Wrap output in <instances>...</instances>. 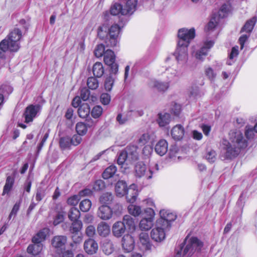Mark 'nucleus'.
<instances>
[{
    "label": "nucleus",
    "instance_id": "13d9d810",
    "mask_svg": "<svg viewBox=\"0 0 257 257\" xmlns=\"http://www.w3.org/2000/svg\"><path fill=\"white\" fill-rule=\"evenodd\" d=\"M150 136L149 133L143 134L139 139L138 143L141 146L146 145L149 141Z\"/></svg>",
    "mask_w": 257,
    "mask_h": 257
},
{
    "label": "nucleus",
    "instance_id": "09e8293b",
    "mask_svg": "<svg viewBox=\"0 0 257 257\" xmlns=\"http://www.w3.org/2000/svg\"><path fill=\"white\" fill-rule=\"evenodd\" d=\"M87 84L89 89L94 90L98 87L99 83L96 78L90 77L87 79Z\"/></svg>",
    "mask_w": 257,
    "mask_h": 257
},
{
    "label": "nucleus",
    "instance_id": "e433bc0d",
    "mask_svg": "<svg viewBox=\"0 0 257 257\" xmlns=\"http://www.w3.org/2000/svg\"><path fill=\"white\" fill-rule=\"evenodd\" d=\"M113 199L112 194L110 193H105L103 194L99 198L100 202L102 205H108L110 204Z\"/></svg>",
    "mask_w": 257,
    "mask_h": 257
},
{
    "label": "nucleus",
    "instance_id": "7ed1b4c3",
    "mask_svg": "<svg viewBox=\"0 0 257 257\" xmlns=\"http://www.w3.org/2000/svg\"><path fill=\"white\" fill-rule=\"evenodd\" d=\"M22 37L21 31L15 28L8 37L0 43V50L3 52L8 50L12 52L17 51L19 48V40Z\"/></svg>",
    "mask_w": 257,
    "mask_h": 257
},
{
    "label": "nucleus",
    "instance_id": "1a4fd4ad",
    "mask_svg": "<svg viewBox=\"0 0 257 257\" xmlns=\"http://www.w3.org/2000/svg\"><path fill=\"white\" fill-rule=\"evenodd\" d=\"M160 217L156 221H161V224L164 226L169 228L171 226V222L174 221L176 218V215L169 210L163 209L160 211Z\"/></svg>",
    "mask_w": 257,
    "mask_h": 257
},
{
    "label": "nucleus",
    "instance_id": "f8f14e48",
    "mask_svg": "<svg viewBox=\"0 0 257 257\" xmlns=\"http://www.w3.org/2000/svg\"><path fill=\"white\" fill-rule=\"evenodd\" d=\"M67 241V238L66 236H55L52 240V245L56 249L57 251L62 252L65 249Z\"/></svg>",
    "mask_w": 257,
    "mask_h": 257
},
{
    "label": "nucleus",
    "instance_id": "39448f33",
    "mask_svg": "<svg viewBox=\"0 0 257 257\" xmlns=\"http://www.w3.org/2000/svg\"><path fill=\"white\" fill-rule=\"evenodd\" d=\"M195 30L194 28L180 29L178 32V37L179 39L178 43L180 46H189L191 41L195 38Z\"/></svg>",
    "mask_w": 257,
    "mask_h": 257
},
{
    "label": "nucleus",
    "instance_id": "c756f323",
    "mask_svg": "<svg viewBox=\"0 0 257 257\" xmlns=\"http://www.w3.org/2000/svg\"><path fill=\"white\" fill-rule=\"evenodd\" d=\"M124 12V8L122 4L115 3L112 5L110 9V13L113 16L116 15H127Z\"/></svg>",
    "mask_w": 257,
    "mask_h": 257
},
{
    "label": "nucleus",
    "instance_id": "6e6552de",
    "mask_svg": "<svg viewBox=\"0 0 257 257\" xmlns=\"http://www.w3.org/2000/svg\"><path fill=\"white\" fill-rule=\"evenodd\" d=\"M40 110L41 106L40 105H30L27 106L23 114L25 122L29 123L32 122Z\"/></svg>",
    "mask_w": 257,
    "mask_h": 257
},
{
    "label": "nucleus",
    "instance_id": "b1692460",
    "mask_svg": "<svg viewBox=\"0 0 257 257\" xmlns=\"http://www.w3.org/2000/svg\"><path fill=\"white\" fill-rule=\"evenodd\" d=\"M127 189L126 183L123 181H118L115 184V191L116 195L118 197H122L125 195Z\"/></svg>",
    "mask_w": 257,
    "mask_h": 257
},
{
    "label": "nucleus",
    "instance_id": "774afa93",
    "mask_svg": "<svg viewBox=\"0 0 257 257\" xmlns=\"http://www.w3.org/2000/svg\"><path fill=\"white\" fill-rule=\"evenodd\" d=\"M96 229L93 225H90L88 226L85 229L86 234L90 237H92L95 234Z\"/></svg>",
    "mask_w": 257,
    "mask_h": 257
},
{
    "label": "nucleus",
    "instance_id": "f03ea898",
    "mask_svg": "<svg viewBox=\"0 0 257 257\" xmlns=\"http://www.w3.org/2000/svg\"><path fill=\"white\" fill-rule=\"evenodd\" d=\"M120 32V28L117 24L109 27L107 24H103L98 27L97 35L101 39H106L108 46L114 47L118 42Z\"/></svg>",
    "mask_w": 257,
    "mask_h": 257
},
{
    "label": "nucleus",
    "instance_id": "bb28decb",
    "mask_svg": "<svg viewBox=\"0 0 257 257\" xmlns=\"http://www.w3.org/2000/svg\"><path fill=\"white\" fill-rule=\"evenodd\" d=\"M101 248L103 252L107 255L111 254L114 250L113 244L108 239H105L102 241Z\"/></svg>",
    "mask_w": 257,
    "mask_h": 257
},
{
    "label": "nucleus",
    "instance_id": "5701e85b",
    "mask_svg": "<svg viewBox=\"0 0 257 257\" xmlns=\"http://www.w3.org/2000/svg\"><path fill=\"white\" fill-rule=\"evenodd\" d=\"M140 243L142 245L141 247L143 250H149L151 249V244L150 243V238L148 233L142 232L140 234Z\"/></svg>",
    "mask_w": 257,
    "mask_h": 257
},
{
    "label": "nucleus",
    "instance_id": "69168bd1",
    "mask_svg": "<svg viewBox=\"0 0 257 257\" xmlns=\"http://www.w3.org/2000/svg\"><path fill=\"white\" fill-rule=\"evenodd\" d=\"M64 215L65 214L64 212H59L54 218L53 224L54 225H57L62 222L64 220Z\"/></svg>",
    "mask_w": 257,
    "mask_h": 257
},
{
    "label": "nucleus",
    "instance_id": "603ef678",
    "mask_svg": "<svg viewBox=\"0 0 257 257\" xmlns=\"http://www.w3.org/2000/svg\"><path fill=\"white\" fill-rule=\"evenodd\" d=\"M204 48H201L200 50L197 51L194 54V57L197 60L203 61L204 58L207 55V53L205 51Z\"/></svg>",
    "mask_w": 257,
    "mask_h": 257
},
{
    "label": "nucleus",
    "instance_id": "cd10ccee",
    "mask_svg": "<svg viewBox=\"0 0 257 257\" xmlns=\"http://www.w3.org/2000/svg\"><path fill=\"white\" fill-rule=\"evenodd\" d=\"M137 149L136 146L130 145L126 148L124 151L128 156V159H131L133 162L136 161L138 158Z\"/></svg>",
    "mask_w": 257,
    "mask_h": 257
},
{
    "label": "nucleus",
    "instance_id": "6e6d98bb",
    "mask_svg": "<svg viewBox=\"0 0 257 257\" xmlns=\"http://www.w3.org/2000/svg\"><path fill=\"white\" fill-rule=\"evenodd\" d=\"M102 112V108L99 105H97L93 108L91 111V114L94 118H96L101 115Z\"/></svg>",
    "mask_w": 257,
    "mask_h": 257
},
{
    "label": "nucleus",
    "instance_id": "680f3d73",
    "mask_svg": "<svg viewBox=\"0 0 257 257\" xmlns=\"http://www.w3.org/2000/svg\"><path fill=\"white\" fill-rule=\"evenodd\" d=\"M81 136H79L78 134L74 135L72 136L70 139V142L71 145L76 146L80 144L82 141Z\"/></svg>",
    "mask_w": 257,
    "mask_h": 257
},
{
    "label": "nucleus",
    "instance_id": "ddd939ff",
    "mask_svg": "<svg viewBox=\"0 0 257 257\" xmlns=\"http://www.w3.org/2000/svg\"><path fill=\"white\" fill-rule=\"evenodd\" d=\"M112 209L108 205L100 206L97 211V216L103 220L110 219L112 216Z\"/></svg>",
    "mask_w": 257,
    "mask_h": 257
},
{
    "label": "nucleus",
    "instance_id": "7c9ffc66",
    "mask_svg": "<svg viewBox=\"0 0 257 257\" xmlns=\"http://www.w3.org/2000/svg\"><path fill=\"white\" fill-rule=\"evenodd\" d=\"M43 248V244L42 243H33L28 246L27 248V252L33 255L39 254L42 251Z\"/></svg>",
    "mask_w": 257,
    "mask_h": 257
},
{
    "label": "nucleus",
    "instance_id": "de8ad7c7",
    "mask_svg": "<svg viewBox=\"0 0 257 257\" xmlns=\"http://www.w3.org/2000/svg\"><path fill=\"white\" fill-rule=\"evenodd\" d=\"M166 73L168 76V78L170 80L174 79L175 77H179V72L177 69H174L171 67H168L166 69Z\"/></svg>",
    "mask_w": 257,
    "mask_h": 257
},
{
    "label": "nucleus",
    "instance_id": "4468645a",
    "mask_svg": "<svg viewBox=\"0 0 257 257\" xmlns=\"http://www.w3.org/2000/svg\"><path fill=\"white\" fill-rule=\"evenodd\" d=\"M85 251L88 254H93L98 250L97 243L92 238H89L86 240L83 244Z\"/></svg>",
    "mask_w": 257,
    "mask_h": 257
},
{
    "label": "nucleus",
    "instance_id": "338daca9",
    "mask_svg": "<svg viewBox=\"0 0 257 257\" xmlns=\"http://www.w3.org/2000/svg\"><path fill=\"white\" fill-rule=\"evenodd\" d=\"M104 187V183L101 180H97L95 182L93 186V190L94 191H99Z\"/></svg>",
    "mask_w": 257,
    "mask_h": 257
},
{
    "label": "nucleus",
    "instance_id": "3c124183",
    "mask_svg": "<svg viewBox=\"0 0 257 257\" xmlns=\"http://www.w3.org/2000/svg\"><path fill=\"white\" fill-rule=\"evenodd\" d=\"M216 153L213 150L208 151L205 156L206 160L210 163H213L216 159Z\"/></svg>",
    "mask_w": 257,
    "mask_h": 257
},
{
    "label": "nucleus",
    "instance_id": "c03bdc74",
    "mask_svg": "<svg viewBox=\"0 0 257 257\" xmlns=\"http://www.w3.org/2000/svg\"><path fill=\"white\" fill-rule=\"evenodd\" d=\"M73 222L70 228V231L71 233L78 232L82 227V223L79 220L72 221Z\"/></svg>",
    "mask_w": 257,
    "mask_h": 257
},
{
    "label": "nucleus",
    "instance_id": "20e7f679",
    "mask_svg": "<svg viewBox=\"0 0 257 257\" xmlns=\"http://www.w3.org/2000/svg\"><path fill=\"white\" fill-rule=\"evenodd\" d=\"M184 247L177 251V256H191L195 251H199L202 247V243L196 237L187 236L184 241Z\"/></svg>",
    "mask_w": 257,
    "mask_h": 257
},
{
    "label": "nucleus",
    "instance_id": "aec40b11",
    "mask_svg": "<svg viewBox=\"0 0 257 257\" xmlns=\"http://www.w3.org/2000/svg\"><path fill=\"white\" fill-rule=\"evenodd\" d=\"M97 232L101 237H106L110 233V227L107 223L100 222L97 226Z\"/></svg>",
    "mask_w": 257,
    "mask_h": 257
},
{
    "label": "nucleus",
    "instance_id": "412c9836",
    "mask_svg": "<svg viewBox=\"0 0 257 257\" xmlns=\"http://www.w3.org/2000/svg\"><path fill=\"white\" fill-rule=\"evenodd\" d=\"M112 233L116 237H119L125 232L126 227L121 221H117L112 226Z\"/></svg>",
    "mask_w": 257,
    "mask_h": 257
},
{
    "label": "nucleus",
    "instance_id": "864d4df0",
    "mask_svg": "<svg viewBox=\"0 0 257 257\" xmlns=\"http://www.w3.org/2000/svg\"><path fill=\"white\" fill-rule=\"evenodd\" d=\"M255 133H256L254 131V127L251 126H246L245 127V135L247 139H253L255 136Z\"/></svg>",
    "mask_w": 257,
    "mask_h": 257
},
{
    "label": "nucleus",
    "instance_id": "a878e982",
    "mask_svg": "<svg viewBox=\"0 0 257 257\" xmlns=\"http://www.w3.org/2000/svg\"><path fill=\"white\" fill-rule=\"evenodd\" d=\"M49 230L47 228H43L40 230L35 236L32 238L33 243H41L46 239L47 235L48 234Z\"/></svg>",
    "mask_w": 257,
    "mask_h": 257
},
{
    "label": "nucleus",
    "instance_id": "ea45409f",
    "mask_svg": "<svg viewBox=\"0 0 257 257\" xmlns=\"http://www.w3.org/2000/svg\"><path fill=\"white\" fill-rule=\"evenodd\" d=\"M128 211L130 214L136 217L142 213V209L140 206L131 204L128 206Z\"/></svg>",
    "mask_w": 257,
    "mask_h": 257
},
{
    "label": "nucleus",
    "instance_id": "5fc2aeb1",
    "mask_svg": "<svg viewBox=\"0 0 257 257\" xmlns=\"http://www.w3.org/2000/svg\"><path fill=\"white\" fill-rule=\"evenodd\" d=\"M105 52L104 46L103 44H99L95 49L94 54L96 57L98 58L104 55Z\"/></svg>",
    "mask_w": 257,
    "mask_h": 257
},
{
    "label": "nucleus",
    "instance_id": "2f4dec72",
    "mask_svg": "<svg viewBox=\"0 0 257 257\" xmlns=\"http://www.w3.org/2000/svg\"><path fill=\"white\" fill-rule=\"evenodd\" d=\"M103 60L104 63L107 65L113 64L115 60V56L114 52L109 49L106 50L104 53Z\"/></svg>",
    "mask_w": 257,
    "mask_h": 257
},
{
    "label": "nucleus",
    "instance_id": "f257e3e1",
    "mask_svg": "<svg viewBox=\"0 0 257 257\" xmlns=\"http://www.w3.org/2000/svg\"><path fill=\"white\" fill-rule=\"evenodd\" d=\"M229 142L224 139L222 142V155L224 159H231L238 154L241 149L247 146V142L239 130H232L229 133Z\"/></svg>",
    "mask_w": 257,
    "mask_h": 257
},
{
    "label": "nucleus",
    "instance_id": "58836bf2",
    "mask_svg": "<svg viewBox=\"0 0 257 257\" xmlns=\"http://www.w3.org/2000/svg\"><path fill=\"white\" fill-rule=\"evenodd\" d=\"M116 171V168L115 166L111 165L107 167L103 172L102 174V177L104 179H107L113 176Z\"/></svg>",
    "mask_w": 257,
    "mask_h": 257
},
{
    "label": "nucleus",
    "instance_id": "9d476101",
    "mask_svg": "<svg viewBox=\"0 0 257 257\" xmlns=\"http://www.w3.org/2000/svg\"><path fill=\"white\" fill-rule=\"evenodd\" d=\"M135 176L138 178L144 177L151 179L152 177V170H147L146 166L142 162L138 163L135 166Z\"/></svg>",
    "mask_w": 257,
    "mask_h": 257
},
{
    "label": "nucleus",
    "instance_id": "72a5a7b5",
    "mask_svg": "<svg viewBox=\"0 0 257 257\" xmlns=\"http://www.w3.org/2000/svg\"><path fill=\"white\" fill-rule=\"evenodd\" d=\"M90 108L87 103H83L80 105L78 109L79 117L84 118L87 117L90 113Z\"/></svg>",
    "mask_w": 257,
    "mask_h": 257
},
{
    "label": "nucleus",
    "instance_id": "9b49d317",
    "mask_svg": "<svg viewBox=\"0 0 257 257\" xmlns=\"http://www.w3.org/2000/svg\"><path fill=\"white\" fill-rule=\"evenodd\" d=\"M133 162L131 159H128V156L124 151L121 152L117 159V163L121 165V171L124 173H128L130 172V167L128 166V163Z\"/></svg>",
    "mask_w": 257,
    "mask_h": 257
},
{
    "label": "nucleus",
    "instance_id": "4c0bfd02",
    "mask_svg": "<svg viewBox=\"0 0 257 257\" xmlns=\"http://www.w3.org/2000/svg\"><path fill=\"white\" fill-rule=\"evenodd\" d=\"M75 129L77 133L79 136H84L87 132L88 128L87 125L85 123L79 122L77 123L75 126Z\"/></svg>",
    "mask_w": 257,
    "mask_h": 257
},
{
    "label": "nucleus",
    "instance_id": "a19ab883",
    "mask_svg": "<svg viewBox=\"0 0 257 257\" xmlns=\"http://www.w3.org/2000/svg\"><path fill=\"white\" fill-rule=\"evenodd\" d=\"M92 205L91 201L87 199L82 200L79 203V208L82 212L88 211Z\"/></svg>",
    "mask_w": 257,
    "mask_h": 257
},
{
    "label": "nucleus",
    "instance_id": "49530a36",
    "mask_svg": "<svg viewBox=\"0 0 257 257\" xmlns=\"http://www.w3.org/2000/svg\"><path fill=\"white\" fill-rule=\"evenodd\" d=\"M14 183V179L11 176H8L6 180L5 185L4 187L3 194L8 193L12 189Z\"/></svg>",
    "mask_w": 257,
    "mask_h": 257
},
{
    "label": "nucleus",
    "instance_id": "79ce46f5",
    "mask_svg": "<svg viewBox=\"0 0 257 257\" xmlns=\"http://www.w3.org/2000/svg\"><path fill=\"white\" fill-rule=\"evenodd\" d=\"M114 82V77L111 75L106 77L104 81V86L106 91H110Z\"/></svg>",
    "mask_w": 257,
    "mask_h": 257
},
{
    "label": "nucleus",
    "instance_id": "bf43d9fd",
    "mask_svg": "<svg viewBox=\"0 0 257 257\" xmlns=\"http://www.w3.org/2000/svg\"><path fill=\"white\" fill-rule=\"evenodd\" d=\"M205 74L208 79L211 80H213L216 75V74L214 72L213 70L210 67H207L205 69Z\"/></svg>",
    "mask_w": 257,
    "mask_h": 257
},
{
    "label": "nucleus",
    "instance_id": "393cba45",
    "mask_svg": "<svg viewBox=\"0 0 257 257\" xmlns=\"http://www.w3.org/2000/svg\"><path fill=\"white\" fill-rule=\"evenodd\" d=\"M121 222L130 232H133L135 230L136 226L135 221L131 216L128 215H124Z\"/></svg>",
    "mask_w": 257,
    "mask_h": 257
},
{
    "label": "nucleus",
    "instance_id": "e2e57ef3",
    "mask_svg": "<svg viewBox=\"0 0 257 257\" xmlns=\"http://www.w3.org/2000/svg\"><path fill=\"white\" fill-rule=\"evenodd\" d=\"M72 234L71 238L73 243L76 244H80L82 241V235L78 232Z\"/></svg>",
    "mask_w": 257,
    "mask_h": 257
},
{
    "label": "nucleus",
    "instance_id": "052dcab7",
    "mask_svg": "<svg viewBox=\"0 0 257 257\" xmlns=\"http://www.w3.org/2000/svg\"><path fill=\"white\" fill-rule=\"evenodd\" d=\"M80 199V196L79 194L74 195L68 199L67 203L69 205L75 206L78 204Z\"/></svg>",
    "mask_w": 257,
    "mask_h": 257
},
{
    "label": "nucleus",
    "instance_id": "423d86ee",
    "mask_svg": "<svg viewBox=\"0 0 257 257\" xmlns=\"http://www.w3.org/2000/svg\"><path fill=\"white\" fill-rule=\"evenodd\" d=\"M160 221V220L156 221L154 227L151 232L152 239L157 242H161L165 238L166 232L170 228L164 226Z\"/></svg>",
    "mask_w": 257,
    "mask_h": 257
},
{
    "label": "nucleus",
    "instance_id": "4d7b16f0",
    "mask_svg": "<svg viewBox=\"0 0 257 257\" xmlns=\"http://www.w3.org/2000/svg\"><path fill=\"white\" fill-rule=\"evenodd\" d=\"M45 189L43 188H39L36 192V199L37 201H41L46 195Z\"/></svg>",
    "mask_w": 257,
    "mask_h": 257
},
{
    "label": "nucleus",
    "instance_id": "0eeeda50",
    "mask_svg": "<svg viewBox=\"0 0 257 257\" xmlns=\"http://www.w3.org/2000/svg\"><path fill=\"white\" fill-rule=\"evenodd\" d=\"M188 46L182 45L180 46L177 44V48L173 53L178 63L181 64L186 63L188 59Z\"/></svg>",
    "mask_w": 257,
    "mask_h": 257
},
{
    "label": "nucleus",
    "instance_id": "2eb2a0df",
    "mask_svg": "<svg viewBox=\"0 0 257 257\" xmlns=\"http://www.w3.org/2000/svg\"><path fill=\"white\" fill-rule=\"evenodd\" d=\"M138 0H121L124 12L127 15L133 14L137 10Z\"/></svg>",
    "mask_w": 257,
    "mask_h": 257
},
{
    "label": "nucleus",
    "instance_id": "dca6fc26",
    "mask_svg": "<svg viewBox=\"0 0 257 257\" xmlns=\"http://www.w3.org/2000/svg\"><path fill=\"white\" fill-rule=\"evenodd\" d=\"M122 246L123 249L127 252H131L135 247V241L133 237L129 235H124L122 238Z\"/></svg>",
    "mask_w": 257,
    "mask_h": 257
},
{
    "label": "nucleus",
    "instance_id": "6ab92c4d",
    "mask_svg": "<svg viewBox=\"0 0 257 257\" xmlns=\"http://www.w3.org/2000/svg\"><path fill=\"white\" fill-rule=\"evenodd\" d=\"M149 86L152 88H156L159 91H165L169 87V82H164L158 81L157 80H152L149 83Z\"/></svg>",
    "mask_w": 257,
    "mask_h": 257
},
{
    "label": "nucleus",
    "instance_id": "f704fd0d",
    "mask_svg": "<svg viewBox=\"0 0 257 257\" xmlns=\"http://www.w3.org/2000/svg\"><path fill=\"white\" fill-rule=\"evenodd\" d=\"M171 120V116L168 113H160L157 120L160 126H164L169 123Z\"/></svg>",
    "mask_w": 257,
    "mask_h": 257
},
{
    "label": "nucleus",
    "instance_id": "c85d7f7f",
    "mask_svg": "<svg viewBox=\"0 0 257 257\" xmlns=\"http://www.w3.org/2000/svg\"><path fill=\"white\" fill-rule=\"evenodd\" d=\"M154 219L152 217H144L142 218L139 224L141 230H148L152 228Z\"/></svg>",
    "mask_w": 257,
    "mask_h": 257
},
{
    "label": "nucleus",
    "instance_id": "a211bd4d",
    "mask_svg": "<svg viewBox=\"0 0 257 257\" xmlns=\"http://www.w3.org/2000/svg\"><path fill=\"white\" fill-rule=\"evenodd\" d=\"M125 195H126V197L127 202L130 203L135 202L138 195L137 186L135 184L131 185L127 188Z\"/></svg>",
    "mask_w": 257,
    "mask_h": 257
},
{
    "label": "nucleus",
    "instance_id": "4be33fe9",
    "mask_svg": "<svg viewBox=\"0 0 257 257\" xmlns=\"http://www.w3.org/2000/svg\"><path fill=\"white\" fill-rule=\"evenodd\" d=\"M168 143L165 140H161L156 145L155 150L160 156H163L168 151Z\"/></svg>",
    "mask_w": 257,
    "mask_h": 257
},
{
    "label": "nucleus",
    "instance_id": "37998d69",
    "mask_svg": "<svg viewBox=\"0 0 257 257\" xmlns=\"http://www.w3.org/2000/svg\"><path fill=\"white\" fill-rule=\"evenodd\" d=\"M231 11V6L229 3L224 4L220 8L218 11V16L220 18H223Z\"/></svg>",
    "mask_w": 257,
    "mask_h": 257
},
{
    "label": "nucleus",
    "instance_id": "8fccbe9b",
    "mask_svg": "<svg viewBox=\"0 0 257 257\" xmlns=\"http://www.w3.org/2000/svg\"><path fill=\"white\" fill-rule=\"evenodd\" d=\"M60 147L62 149H66L69 148L70 146V139L68 137H63L60 139Z\"/></svg>",
    "mask_w": 257,
    "mask_h": 257
},
{
    "label": "nucleus",
    "instance_id": "0e129e2a",
    "mask_svg": "<svg viewBox=\"0 0 257 257\" xmlns=\"http://www.w3.org/2000/svg\"><path fill=\"white\" fill-rule=\"evenodd\" d=\"M111 100L110 95L106 93H102L100 96V101L103 105H107Z\"/></svg>",
    "mask_w": 257,
    "mask_h": 257
},
{
    "label": "nucleus",
    "instance_id": "473e14b6",
    "mask_svg": "<svg viewBox=\"0 0 257 257\" xmlns=\"http://www.w3.org/2000/svg\"><path fill=\"white\" fill-rule=\"evenodd\" d=\"M256 22V18L254 17L247 21L241 30V32H246L249 34L252 31L255 24Z\"/></svg>",
    "mask_w": 257,
    "mask_h": 257
},
{
    "label": "nucleus",
    "instance_id": "f3484780",
    "mask_svg": "<svg viewBox=\"0 0 257 257\" xmlns=\"http://www.w3.org/2000/svg\"><path fill=\"white\" fill-rule=\"evenodd\" d=\"M184 128L181 124L176 125L171 131V135L172 138L176 141L182 140L184 137Z\"/></svg>",
    "mask_w": 257,
    "mask_h": 257
},
{
    "label": "nucleus",
    "instance_id": "c9c22d12",
    "mask_svg": "<svg viewBox=\"0 0 257 257\" xmlns=\"http://www.w3.org/2000/svg\"><path fill=\"white\" fill-rule=\"evenodd\" d=\"M92 71L93 75L97 77H100L104 73V68L102 64L100 62L95 63L93 66Z\"/></svg>",
    "mask_w": 257,
    "mask_h": 257
},
{
    "label": "nucleus",
    "instance_id": "a18cd8bd",
    "mask_svg": "<svg viewBox=\"0 0 257 257\" xmlns=\"http://www.w3.org/2000/svg\"><path fill=\"white\" fill-rule=\"evenodd\" d=\"M80 216L79 210L75 207H72L69 211L68 217L71 221L78 220Z\"/></svg>",
    "mask_w": 257,
    "mask_h": 257
}]
</instances>
